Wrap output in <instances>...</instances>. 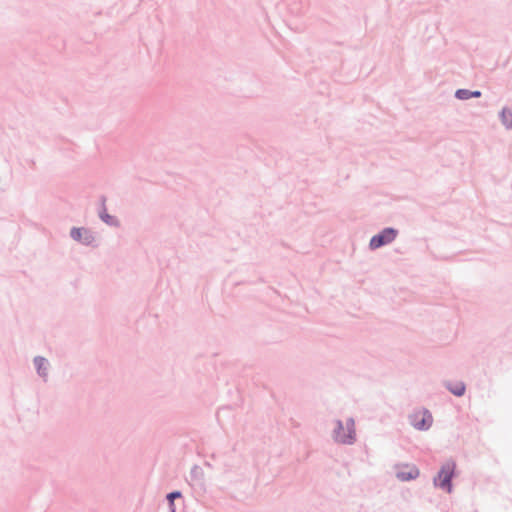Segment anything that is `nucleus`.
I'll return each instance as SVG.
<instances>
[{
	"instance_id": "nucleus-13",
	"label": "nucleus",
	"mask_w": 512,
	"mask_h": 512,
	"mask_svg": "<svg viewBox=\"0 0 512 512\" xmlns=\"http://www.w3.org/2000/svg\"><path fill=\"white\" fill-rule=\"evenodd\" d=\"M471 98H479L482 95L480 90H471Z\"/></svg>"
},
{
	"instance_id": "nucleus-3",
	"label": "nucleus",
	"mask_w": 512,
	"mask_h": 512,
	"mask_svg": "<svg viewBox=\"0 0 512 512\" xmlns=\"http://www.w3.org/2000/svg\"><path fill=\"white\" fill-rule=\"evenodd\" d=\"M399 231L394 227H385L377 234L373 235L369 241V249L377 250L393 242L398 236Z\"/></svg>"
},
{
	"instance_id": "nucleus-11",
	"label": "nucleus",
	"mask_w": 512,
	"mask_h": 512,
	"mask_svg": "<svg viewBox=\"0 0 512 512\" xmlns=\"http://www.w3.org/2000/svg\"><path fill=\"white\" fill-rule=\"evenodd\" d=\"M183 497V494L180 490H173L166 494L165 498L168 503L169 511L176 512L175 500Z\"/></svg>"
},
{
	"instance_id": "nucleus-14",
	"label": "nucleus",
	"mask_w": 512,
	"mask_h": 512,
	"mask_svg": "<svg viewBox=\"0 0 512 512\" xmlns=\"http://www.w3.org/2000/svg\"><path fill=\"white\" fill-rule=\"evenodd\" d=\"M205 465L211 467V463L206 462Z\"/></svg>"
},
{
	"instance_id": "nucleus-2",
	"label": "nucleus",
	"mask_w": 512,
	"mask_h": 512,
	"mask_svg": "<svg viewBox=\"0 0 512 512\" xmlns=\"http://www.w3.org/2000/svg\"><path fill=\"white\" fill-rule=\"evenodd\" d=\"M346 429L344 432V425L341 420H336V425L333 430V439L337 443L352 445L356 441L355 422L353 418L346 421Z\"/></svg>"
},
{
	"instance_id": "nucleus-1",
	"label": "nucleus",
	"mask_w": 512,
	"mask_h": 512,
	"mask_svg": "<svg viewBox=\"0 0 512 512\" xmlns=\"http://www.w3.org/2000/svg\"><path fill=\"white\" fill-rule=\"evenodd\" d=\"M456 462L453 459L447 460L439 469L433 478L435 487L442 489L447 493L453 491V478L456 477Z\"/></svg>"
},
{
	"instance_id": "nucleus-10",
	"label": "nucleus",
	"mask_w": 512,
	"mask_h": 512,
	"mask_svg": "<svg viewBox=\"0 0 512 512\" xmlns=\"http://www.w3.org/2000/svg\"><path fill=\"white\" fill-rule=\"evenodd\" d=\"M499 119L506 129H512V110L508 107H503L499 112Z\"/></svg>"
},
{
	"instance_id": "nucleus-12",
	"label": "nucleus",
	"mask_w": 512,
	"mask_h": 512,
	"mask_svg": "<svg viewBox=\"0 0 512 512\" xmlns=\"http://www.w3.org/2000/svg\"><path fill=\"white\" fill-rule=\"evenodd\" d=\"M471 95V90L465 88H459L454 93V97L462 101L471 99Z\"/></svg>"
},
{
	"instance_id": "nucleus-7",
	"label": "nucleus",
	"mask_w": 512,
	"mask_h": 512,
	"mask_svg": "<svg viewBox=\"0 0 512 512\" xmlns=\"http://www.w3.org/2000/svg\"><path fill=\"white\" fill-rule=\"evenodd\" d=\"M407 470L396 472V478L402 482H409L415 480L420 475V470L416 465L405 464Z\"/></svg>"
},
{
	"instance_id": "nucleus-6",
	"label": "nucleus",
	"mask_w": 512,
	"mask_h": 512,
	"mask_svg": "<svg viewBox=\"0 0 512 512\" xmlns=\"http://www.w3.org/2000/svg\"><path fill=\"white\" fill-rule=\"evenodd\" d=\"M107 198L105 195H101L99 197V208H98V217L102 222L110 227L118 228L120 226V221L116 216L110 215L107 211L106 207Z\"/></svg>"
},
{
	"instance_id": "nucleus-4",
	"label": "nucleus",
	"mask_w": 512,
	"mask_h": 512,
	"mask_svg": "<svg viewBox=\"0 0 512 512\" xmlns=\"http://www.w3.org/2000/svg\"><path fill=\"white\" fill-rule=\"evenodd\" d=\"M70 237L85 246L97 247L96 238L94 233L85 227H72L70 230Z\"/></svg>"
},
{
	"instance_id": "nucleus-8",
	"label": "nucleus",
	"mask_w": 512,
	"mask_h": 512,
	"mask_svg": "<svg viewBox=\"0 0 512 512\" xmlns=\"http://www.w3.org/2000/svg\"><path fill=\"white\" fill-rule=\"evenodd\" d=\"M444 387L456 397H462L466 392V385L463 381H446Z\"/></svg>"
},
{
	"instance_id": "nucleus-15",
	"label": "nucleus",
	"mask_w": 512,
	"mask_h": 512,
	"mask_svg": "<svg viewBox=\"0 0 512 512\" xmlns=\"http://www.w3.org/2000/svg\"><path fill=\"white\" fill-rule=\"evenodd\" d=\"M169 512H172V511H169Z\"/></svg>"
},
{
	"instance_id": "nucleus-5",
	"label": "nucleus",
	"mask_w": 512,
	"mask_h": 512,
	"mask_svg": "<svg viewBox=\"0 0 512 512\" xmlns=\"http://www.w3.org/2000/svg\"><path fill=\"white\" fill-rule=\"evenodd\" d=\"M409 419L410 424L419 431H427L433 423V416L426 408H423L421 412L410 415Z\"/></svg>"
},
{
	"instance_id": "nucleus-9",
	"label": "nucleus",
	"mask_w": 512,
	"mask_h": 512,
	"mask_svg": "<svg viewBox=\"0 0 512 512\" xmlns=\"http://www.w3.org/2000/svg\"><path fill=\"white\" fill-rule=\"evenodd\" d=\"M33 363L35 365L37 374L40 377H46L47 376V366H48V360L42 356H36L33 359Z\"/></svg>"
}]
</instances>
